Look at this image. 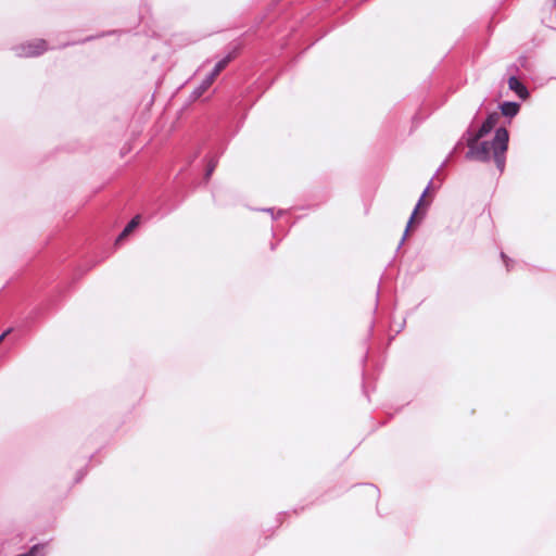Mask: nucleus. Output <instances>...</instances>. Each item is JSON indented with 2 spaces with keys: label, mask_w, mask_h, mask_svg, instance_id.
I'll return each mask as SVG.
<instances>
[{
  "label": "nucleus",
  "mask_w": 556,
  "mask_h": 556,
  "mask_svg": "<svg viewBox=\"0 0 556 556\" xmlns=\"http://www.w3.org/2000/svg\"><path fill=\"white\" fill-rule=\"evenodd\" d=\"M508 87L510 90L515 91L519 98L527 99L529 96V92L527 88L523 86V84L515 76L509 77L508 79Z\"/></svg>",
  "instance_id": "nucleus-4"
},
{
  "label": "nucleus",
  "mask_w": 556,
  "mask_h": 556,
  "mask_svg": "<svg viewBox=\"0 0 556 556\" xmlns=\"http://www.w3.org/2000/svg\"><path fill=\"white\" fill-rule=\"evenodd\" d=\"M217 75H214V73L212 72L204 80L208 83L210 86H212V84L215 81Z\"/></svg>",
  "instance_id": "nucleus-11"
},
{
  "label": "nucleus",
  "mask_w": 556,
  "mask_h": 556,
  "mask_svg": "<svg viewBox=\"0 0 556 556\" xmlns=\"http://www.w3.org/2000/svg\"><path fill=\"white\" fill-rule=\"evenodd\" d=\"M430 203H431V198L429 197V188H427L424 191L421 198L419 199V201L408 220L406 232L413 226L414 223L419 222L424 217L426 210L430 205Z\"/></svg>",
  "instance_id": "nucleus-2"
},
{
  "label": "nucleus",
  "mask_w": 556,
  "mask_h": 556,
  "mask_svg": "<svg viewBox=\"0 0 556 556\" xmlns=\"http://www.w3.org/2000/svg\"><path fill=\"white\" fill-rule=\"evenodd\" d=\"M211 86L207 81L203 80L200 87L197 90L198 97L205 92Z\"/></svg>",
  "instance_id": "nucleus-9"
},
{
  "label": "nucleus",
  "mask_w": 556,
  "mask_h": 556,
  "mask_svg": "<svg viewBox=\"0 0 556 556\" xmlns=\"http://www.w3.org/2000/svg\"><path fill=\"white\" fill-rule=\"evenodd\" d=\"M477 136H470L467 139V157L480 162L493 160L496 169L503 172L505 168L506 152L508 149L509 134L506 128L501 127L495 131L492 141H482Z\"/></svg>",
  "instance_id": "nucleus-1"
},
{
  "label": "nucleus",
  "mask_w": 556,
  "mask_h": 556,
  "mask_svg": "<svg viewBox=\"0 0 556 556\" xmlns=\"http://www.w3.org/2000/svg\"><path fill=\"white\" fill-rule=\"evenodd\" d=\"M235 53H229L225 59L220 60L213 70L214 75L218 76L220 72L226 68L229 62L235 59Z\"/></svg>",
  "instance_id": "nucleus-7"
},
{
  "label": "nucleus",
  "mask_w": 556,
  "mask_h": 556,
  "mask_svg": "<svg viewBox=\"0 0 556 556\" xmlns=\"http://www.w3.org/2000/svg\"><path fill=\"white\" fill-rule=\"evenodd\" d=\"M520 105L516 102H504L501 105V112L504 116L514 117L518 114Z\"/></svg>",
  "instance_id": "nucleus-6"
},
{
  "label": "nucleus",
  "mask_w": 556,
  "mask_h": 556,
  "mask_svg": "<svg viewBox=\"0 0 556 556\" xmlns=\"http://www.w3.org/2000/svg\"><path fill=\"white\" fill-rule=\"evenodd\" d=\"M140 215H136L124 228V230L117 237L115 244H119L123 240H125L140 224Z\"/></svg>",
  "instance_id": "nucleus-5"
},
{
  "label": "nucleus",
  "mask_w": 556,
  "mask_h": 556,
  "mask_svg": "<svg viewBox=\"0 0 556 556\" xmlns=\"http://www.w3.org/2000/svg\"><path fill=\"white\" fill-rule=\"evenodd\" d=\"M500 121V114L496 112H493L488 115L486 119L483 122L479 130L473 135L477 136V138H483L485 135H488L498 123Z\"/></svg>",
  "instance_id": "nucleus-3"
},
{
  "label": "nucleus",
  "mask_w": 556,
  "mask_h": 556,
  "mask_svg": "<svg viewBox=\"0 0 556 556\" xmlns=\"http://www.w3.org/2000/svg\"><path fill=\"white\" fill-rule=\"evenodd\" d=\"M29 47L34 48V51L29 52L30 55H38L41 54L47 50L46 41L45 40H37Z\"/></svg>",
  "instance_id": "nucleus-8"
},
{
  "label": "nucleus",
  "mask_w": 556,
  "mask_h": 556,
  "mask_svg": "<svg viewBox=\"0 0 556 556\" xmlns=\"http://www.w3.org/2000/svg\"><path fill=\"white\" fill-rule=\"evenodd\" d=\"M216 169V162L212 159L208 161L205 174H212Z\"/></svg>",
  "instance_id": "nucleus-10"
}]
</instances>
